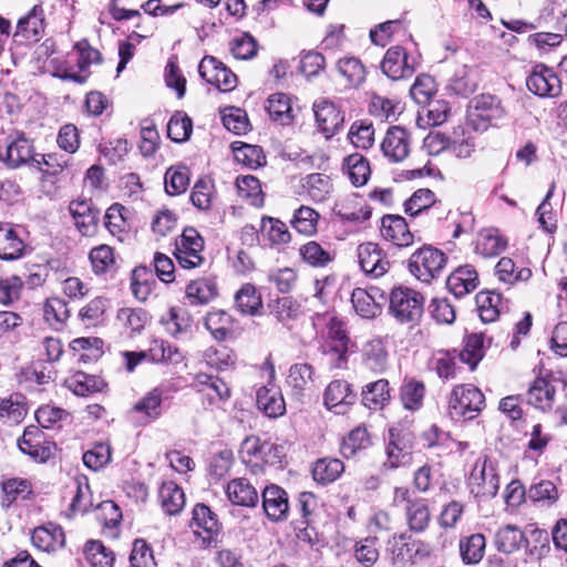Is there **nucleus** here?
<instances>
[{"label":"nucleus","instance_id":"obj_1","mask_svg":"<svg viewBox=\"0 0 567 567\" xmlns=\"http://www.w3.org/2000/svg\"><path fill=\"white\" fill-rule=\"evenodd\" d=\"M485 403L484 394L474 385H456L450 396L447 413L454 421L473 420L482 411Z\"/></svg>","mask_w":567,"mask_h":567},{"label":"nucleus","instance_id":"obj_2","mask_svg":"<svg viewBox=\"0 0 567 567\" xmlns=\"http://www.w3.org/2000/svg\"><path fill=\"white\" fill-rule=\"evenodd\" d=\"M423 296L410 288H394L389 297L390 313L400 323L416 324L423 315Z\"/></svg>","mask_w":567,"mask_h":567},{"label":"nucleus","instance_id":"obj_3","mask_svg":"<svg viewBox=\"0 0 567 567\" xmlns=\"http://www.w3.org/2000/svg\"><path fill=\"white\" fill-rule=\"evenodd\" d=\"M446 260L442 250L425 245L412 254L409 268L419 280L429 284L442 275Z\"/></svg>","mask_w":567,"mask_h":567},{"label":"nucleus","instance_id":"obj_4","mask_svg":"<svg viewBox=\"0 0 567 567\" xmlns=\"http://www.w3.org/2000/svg\"><path fill=\"white\" fill-rule=\"evenodd\" d=\"M203 250L204 239L195 228L187 227L176 239L174 255L181 267L192 269L203 264Z\"/></svg>","mask_w":567,"mask_h":567},{"label":"nucleus","instance_id":"obj_5","mask_svg":"<svg viewBox=\"0 0 567 567\" xmlns=\"http://www.w3.org/2000/svg\"><path fill=\"white\" fill-rule=\"evenodd\" d=\"M200 76L221 92H230L237 86L236 74L215 56L206 55L198 65Z\"/></svg>","mask_w":567,"mask_h":567},{"label":"nucleus","instance_id":"obj_6","mask_svg":"<svg viewBox=\"0 0 567 567\" xmlns=\"http://www.w3.org/2000/svg\"><path fill=\"white\" fill-rule=\"evenodd\" d=\"M3 161L10 168L41 163L38 154L34 153L32 141L23 133H17L9 137Z\"/></svg>","mask_w":567,"mask_h":567},{"label":"nucleus","instance_id":"obj_7","mask_svg":"<svg viewBox=\"0 0 567 567\" xmlns=\"http://www.w3.org/2000/svg\"><path fill=\"white\" fill-rule=\"evenodd\" d=\"M20 451L37 462L48 461L55 449L54 443L48 441L44 433L34 425L28 426L21 439L18 440Z\"/></svg>","mask_w":567,"mask_h":567},{"label":"nucleus","instance_id":"obj_8","mask_svg":"<svg viewBox=\"0 0 567 567\" xmlns=\"http://www.w3.org/2000/svg\"><path fill=\"white\" fill-rule=\"evenodd\" d=\"M530 92L540 97H556L561 92V82L553 69L543 64L536 65L526 79Z\"/></svg>","mask_w":567,"mask_h":567},{"label":"nucleus","instance_id":"obj_9","mask_svg":"<svg viewBox=\"0 0 567 567\" xmlns=\"http://www.w3.org/2000/svg\"><path fill=\"white\" fill-rule=\"evenodd\" d=\"M381 70L389 79L398 81L411 78L415 72V65L410 61L406 50L396 45L386 50Z\"/></svg>","mask_w":567,"mask_h":567},{"label":"nucleus","instance_id":"obj_10","mask_svg":"<svg viewBox=\"0 0 567 567\" xmlns=\"http://www.w3.org/2000/svg\"><path fill=\"white\" fill-rule=\"evenodd\" d=\"M495 113L494 96L478 95L467 107V125L475 132L484 133L492 126Z\"/></svg>","mask_w":567,"mask_h":567},{"label":"nucleus","instance_id":"obj_11","mask_svg":"<svg viewBox=\"0 0 567 567\" xmlns=\"http://www.w3.org/2000/svg\"><path fill=\"white\" fill-rule=\"evenodd\" d=\"M313 112L317 125L327 138L334 135L344 122V116L340 109L327 99L316 101Z\"/></svg>","mask_w":567,"mask_h":567},{"label":"nucleus","instance_id":"obj_12","mask_svg":"<svg viewBox=\"0 0 567 567\" xmlns=\"http://www.w3.org/2000/svg\"><path fill=\"white\" fill-rule=\"evenodd\" d=\"M410 135L401 126H392L386 131L382 141L383 155L392 163L404 161L410 154Z\"/></svg>","mask_w":567,"mask_h":567},{"label":"nucleus","instance_id":"obj_13","mask_svg":"<svg viewBox=\"0 0 567 567\" xmlns=\"http://www.w3.org/2000/svg\"><path fill=\"white\" fill-rule=\"evenodd\" d=\"M358 259L361 269L374 278L383 276L390 268V261L382 249L374 243L359 245Z\"/></svg>","mask_w":567,"mask_h":567},{"label":"nucleus","instance_id":"obj_14","mask_svg":"<svg viewBox=\"0 0 567 567\" xmlns=\"http://www.w3.org/2000/svg\"><path fill=\"white\" fill-rule=\"evenodd\" d=\"M381 235L385 240L392 241L399 247H408L414 241V235L410 231L405 218L400 215L382 217Z\"/></svg>","mask_w":567,"mask_h":567},{"label":"nucleus","instance_id":"obj_15","mask_svg":"<svg viewBox=\"0 0 567 567\" xmlns=\"http://www.w3.org/2000/svg\"><path fill=\"white\" fill-rule=\"evenodd\" d=\"M324 405L336 414H344L348 406L355 401V394L350 384L343 380H334L329 383L324 391Z\"/></svg>","mask_w":567,"mask_h":567},{"label":"nucleus","instance_id":"obj_16","mask_svg":"<svg viewBox=\"0 0 567 567\" xmlns=\"http://www.w3.org/2000/svg\"><path fill=\"white\" fill-rule=\"evenodd\" d=\"M262 507L274 522L282 520L289 511L288 495L285 489L277 485L267 486L262 491Z\"/></svg>","mask_w":567,"mask_h":567},{"label":"nucleus","instance_id":"obj_17","mask_svg":"<svg viewBox=\"0 0 567 567\" xmlns=\"http://www.w3.org/2000/svg\"><path fill=\"white\" fill-rule=\"evenodd\" d=\"M287 383L292 394L300 399L315 386V369L308 363H296L289 369Z\"/></svg>","mask_w":567,"mask_h":567},{"label":"nucleus","instance_id":"obj_18","mask_svg":"<svg viewBox=\"0 0 567 567\" xmlns=\"http://www.w3.org/2000/svg\"><path fill=\"white\" fill-rule=\"evenodd\" d=\"M272 447V444L261 441L257 436H249L241 443L240 457L243 462L252 467H261L262 464L269 462L267 456Z\"/></svg>","mask_w":567,"mask_h":567},{"label":"nucleus","instance_id":"obj_19","mask_svg":"<svg viewBox=\"0 0 567 567\" xmlns=\"http://www.w3.org/2000/svg\"><path fill=\"white\" fill-rule=\"evenodd\" d=\"M478 277L476 270L472 266H462L452 272L446 286L449 290L457 298H461L476 289Z\"/></svg>","mask_w":567,"mask_h":567},{"label":"nucleus","instance_id":"obj_20","mask_svg":"<svg viewBox=\"0 0 567 567\" xmlns=\"http://www.w3.org/2000/svg\"><path fill=\"white\" fill-rule=\"evenodd\" d=\"M31 539L38 548L44 551H53L62 548L65 543L62 527L54 524L34 528Z\"/></svg>","mask_w":567,"mask_h":567},{"label":"nucleus","instance_id":"obj_21","mask_svg":"<svg viewBox=\"0 0 567 567\" xmlns=\"http://www.w3.org/2000/svg\"><path fill=\"white\" fill-rule=\"evenodd\" d=\"M228 499L239 506L254 507L258 502L257 489L246 478H235L226 486Z\"/></svg>","mask_w":567,"mask_h":567},{"label":"nucleus","instance_id":"obj_22","mask_svg":"<svg viewBox=\"0 0 567 567\" xmlns=\"http://www.w3.org/2000/svg\"><path fill=\"white\" fill-rule=\"evenodd\" d=\"M404 514L409 529L414 533L424 532L431 522V512L427 502L423 498L409 501Z\"/></svg>","mask_w":567,"mask_h":567},{"label":"nucleus","instance_id":"obj_23","mask_svg":"<svg viewBox=\"0 0 567 567\" xmlns=\"http://www.w3.org/2000/svg\"><path fill=\"white\" fill-rule=\"evenodd\" d=\"M25 245L11 225H0V259L14 260L23 255Z\"/></svg>","mask_w":567,"mask_h":567},{"label":"nucleus","instance_id":"obj_24","mask_svg":"<svg viewBox=\"0 0 567 567\" xmlns=\"http://www.w3.org/2000/svg\"><path fill=\"white\" fill-rule=\"evenodd\" d=\"M163 395V389H152L133 405L131 412L142 414L146 422L159 419L162 415Z\"/></svg>","mask_w":567,"mask_h":567},{"label":"nucleus","instance_id":"obj_25","mask_svg":"<svg viewBox=\"0 0 567 567\" xmlns=\"http://www.w3.org/2000/svg\"><path fill=\"white\" fill-rule=\"evenodd\" d=\"M158 498L163 511L168 515H177L185 506L183 489L172 481L162 484Z\"/></svg>","mask_w":567,"mask_h":567},{"label":"nucleus","instance_id":"obj_26","mask_svg":"<svg viewBox=\"0 0 567 567\" xmlns=\"http://www.w3.org/2000/svg\"><path fill=\"white\" fill-rule=\"evenodd\" d=\"M528 403L543 411L551 409L555 389L544 378H537L528 389Z\"/></svg>","mask_w":567,"mask_h":567},{"label":"nucleus","instance_id":"obj_27","mask_svg":"<svg viewBox=\"0 0 567 567\" xmlns=\"http://www.w3.org/2000/svg\"><path fill=\"white\" fill-rule=\"evenodd\" d=\"M390 398L389 382L385 379L367 384L362 391V402L371 410L383 408L390 401Z\"/></svg>","mask_w":567,"mask_h":567},{"label":"nucleus","instance_id":"obj_28","mask_svg":"<svg viewBox=\"0 0 567 567\" xmlns=\"http://www.w3.org/2000/svg\"><path fill=\"white\" fill-rule=\"evenodd\" d=\"M235 305L241 313L256 316L262 307V299L254 285L245 284L235 296Z\"/></svg>","mask_w":567,"mask_h":567},{"label":"nucleus","instance_id":"obj_29","mask_svg":"<svg viewBox=\"0 0 567 567\" xmlns=\"http://www.w3.org/2000/svg\"><path fill=\"white\" fill-rule=\"evenodd\" d=\"M410 536L406 533L395 534L389 540L392 546V554L398 563L411 560L420 553V547H424V543L420 540L408 542Z\"/></svg>","mask_w":567,"mask_h":567},{"label":"nucleus","instance_id":"obj_30","mask_svg":"<svg viewBox=\"0 0 567 567\" xmlns=\"http://www.w3.org/2000/svg\"><path fill=\"white\" fill-rule=\"evenodd\" d=\"M425 385L415 379H406L400 389V400L404 409L410 411L419 410L423 404Z\"/></svg>","mask_w":567,"mask_h":567},{"label":"nucleus","instance_id":"obj_31","mask_svg":"<svg viewBox=\"0 0 567 567\" xmlns=\"http://www.w3.org/2000/svg\"><path fill=\"white\" fill-rule=\"evenodd\" d=\"M485 334L481 333H472L467 336L464 340V348L460 353V358L462 362L470 365L471 370H474L478 362L484 357L485 351Z\"/></svg>","mask_w":567,"mask_h":567},{"label":"nucleus","instance_id":"obj_32","mask_svg":"<svg viewBox=\"0 0 567 567\" xmlns=\"http://www.w3.org/2000/svg\"><path fill=\"white\" fill-rule=\"evenodd\" d=\"M344 471L343 463L338 458H320L312 467V477L321 484L334 482Z\"/></svg>","mask_w":567,"mask_h":567},{"label":"nucleus","instance_id":"obj_33","mask_svg":"<svg viewBox=\"0 0 567 567\" xmlns=\"http://www.w3.org/2000/svg\"><path fill=\"white\" fill-rule=\"evenodd\" d=\"M339 74L346 80L347 85L358 87L365 80V69L359 59L349 56L337 62Z\"/></svg>","mask_w":567,"mask_h":567},{"label":"nucleus","instance_id":"obj_34","mask_svg":"<svg viewBox=\"0 0 567 567\" xmlns=\"http://www.w3.org/2000/svg\"><path fill=\"white\" fill-rule=\"evenodd\" d=\"M352 306L362 318L371 319L381 313V303L374 299L372 292L364 289H355L351 296Z\"/></svg>","mask_w":567,"mask_h":567},{"label":"nucleus","instance_id":"obj_35","mask_svg":"<svg viewBox=\"0 0 567 567\" xmlns=\"http://www.w3.org/2000/svg\"><path fill=\"white\" fill-rule=\"evenodd\" d=\"M256 401L258 408L269 417L282 415L286 409L284 398L266 386H261L257 391Z\"/></svg>","mask_w":567,"mask_h":567},{"label":"nucleus","instance_id":"obj_36","mask_svg":"<svg viewBox=\"0 0 567 567\" xmlns=\"http://www.w3.org/2000/svg\"><path fill=\"white\" fill-rule=\"evenodd\" d=\"M216 295V285L207 279L190 281L186 287V298L195 306L208 303Z\"/></svg>","mask_w":567,"mask_h":567},{"label":"nucleus","instance_id":"obj_37","mask_svg":"<svg viewBox=\"0 0 567 567\" xmlns=\"http://www.w3.org/2000/svg\"><path fill=\"white\" fill-rule=\"evenodd\" d=\"M344 169L354 186H362L370 176V165L363 155L354 153L344 158Z\"/></svg>","mask_w":567,"mask_h":567},{"label":"nucleus","instance_id":"obj_38","mask_svg":"<svg viewBox=\"0 0 567 567\" xmlns=\"http://www.w3.org/2000/svg\"><path fill=\"white\" fill-rule=\"evenodd\" d=\"M267 111L270 117L281 124H289L293 118L291 101L285 93H275L269 96Z\"/></svg>","mask_w":567,"mask_h":567},{"label":"nucleus","instance_id":"obj_39","mask_svg":"<svg viewBox=\"0 0 567 567\" xmlns=\"http://www.w3.org/2000/svg\"><path fill=\"white\" fill-rule=\"evenodd\" d=\"M27 415V408L23 399L19 395H12L0 400V419L10 425L22 422Z\"/></svg>","mask_w":567,"mask_h":567},{"label":"nucleus","instance_id":"obj_40","mask_svg":"<svg viewBox=\"0 0 567 567\" xmlns=\"http://www.w3.org/2000/svg\"><path fill=\"white\" fill-rule=\"evenodd\" d=\"M485 545V537L482 534H473L461 539L460 553L462 560L467 565L477 564L483 558Z\"/></svg>","mask_w":567,"mask_h":567},{"label":"nucleus","instance_id":"obj_41","mask_svg":"<svg viewBox=\"0 0 567 567\" xmlns=\"http://www.w3.org/2000/svg\"><path fill=\"white\" fill-rule=\"evenodd\" d=\"M161 323L169 334L177 336L190 328L192 319L185 310L173 307L162 316Z\"/></svg>","mask_w":567,"mask_h":567},{"label":"nucleus","instance_id":"obj_42","mask_svg":"<svg viewBox=\"0 0 567 567\" xmlns=\"http://www.w3.org/2000/svg\"><path fill=\"white\" fill-rule=\"evenodd\" d=\"M530 277L532 270L529 268L517 269L511 258L498 260V281L513 286L520 281H527Z\"/></svg>","mask_w":567,"mask_h":567},{"label":"nucleus","instance_id":"obj_43","mask_svg":"<svg viewBox=\"0 0 567 567\" xmlns=\"http://www.w3.org/2000/svg\"><path fill=\"white\" fill-rule=\"evenodd\" d=\"M233 318L224 310H215L207 313L205 319L206 328L216 340H224L230 331Z\"/></svg>","mask_w":567,"mask_h":567},{"label":"nucleus","instance_id":"obj_44","mask_svg":"<svg viewBox=\"0 0 567 567\" xmlns=\"http://www.w3.org/2000/svg\"><path fill=\"white\" fill-rule=\"evenodd\" d=\"M85 556L92 567H113L114 554L100 540H90L85 545Z\"/></svg>","mask_w":567,"mask_h":567},{"label":"nucleus","instance_id":"obj_45","mask_svg":"<svg viewBox=\"0 0 567 567\" xmlns=\"http://www.w3.org/2000/svg\"><path fill=\"white\" fill-rule=\"evenodd\" d=\"M299 254L305 262L311 267H326L332 261L331 254L317 241H308L299 248Z\"/></svg>","mask_w":567,"mask_h":567},{"label":"nucleus","instance_id":"obj_46","mask_svg":"<svg viewBox=\"0 0 567 567\" xmlns=\"http://www.w3.org/2000/svg\"><path fill=\"white\" fill-rule=\"evenodd\" d=\"M386 462L390 468H396L410 462L411 451L406 444L400 445L399 439L395 437L393 431H390V439L386 446Z\"/></svg>","mask_w":567,"mask_h":567},{"label":"nucleus","instance_id":"obj_47","mask_svg":"<svg viewBox=\"0 0 567 567\" xmlns=\"http://www.w3.org/2000/svg\"><path fill=\"white\" fill-rule=\"evenodd\" d=\"M319 214L308 206H301L295 212L292 227L300 234L311 236L317 231Z\"/></svg>","mask_w":567,"mask_h":567},{"label":"nucleus","instance_id":"obj_48","mask_svg":"<svg viewBox=\"0 0 567 567\" xmlns=\"http://www.w3.org/2000/svg\"><path fill=\"white\" fill-rule=\"evenodd\" d=\"M303 187L313 200L322 202L330 193L332 185L329 176L313 173L305 178Z\"/></svg>","mask_w":567,"mask_h":567},{"label":"nucleus","instance_id":"obj_49","mask_svg":"<svg viewBox=\"0 0 567 567\" xmlns=\"http://www.w3.org/2000/svg\"><path fill=\"white\" fill-rule=\"evenodd\" d=\"M434 203V193L430 189L421 188L405 202L404 210L411 217L421 216L427 212Z\"/></svg>","mask_w":567,"mask_h":567},{"label":"nucleus","instance_id":"obj_50","mask_svg":"<svg viewBox=\"0 0 567 567\" xmlns=\"http://www.w3.org/2000/svg\"><path fill=\"white\" fill-rule=\"evenodd\" d=\"M2 505L10 506L19 497L25 498L31 493L29 481L22 478H11L2 484Z\"/></svg>","mask_w":567,"mask_h":567},{"label":"nucleus","instance_id":"obj_51","mask_svg":"<svg viewBox=\"0 0 567 567\" xmlns=\"http://www.w3.org/2000/svg\"><path fill=\"white\" fill-rule=\"evenodd\" d=\"M498 411H501L517 430H523L525 419L519 396L509 395L502 399L498 402Z\"/></svg>","mask_w":567,"mask_h":567},{"label":"nucleus","instance_id":"obj_52","mask_svg":"<svg viewBox=\"0 0 567 567\" xmlns=\"http://www.w3.org/2000/svg\"><path fill=\"white\" fill-rule=\"evenodd\" d=\"M193 130L192 120L177 113L173 115L167 124V135L174 142H184L189 138Z\"/></svg>","mask_w":567,"mask_h":567},{"label":"nucleus","instance_id":"obj_53","mask_svg":"<svg viewBox=\"0 0 567 567\" xmlns=\"http://www.w3.org/2000/svg\"><path fill=\"white\" fill-rule=\"evenodd\" d=\"M523 540L522 530L514 525H507L498 530V551L512 554L519 549Z\"/></svg>","mask_w":567,"mask_h":567},{"label":"nucleus","instance_id":"obj_54","mask_svg":"<svg viewBox=\"0 0 567 567\" xmlns=\"http://www.w3.org/2000/svg\"><path fill=\"white\" fill-rule=\"evenodd\" d=\"M192 526L202 528L209 535L216 534L219 529L216 515L204 504L194 507Z\"/></svg>","mask_w":567,"mask_h":567},{"label":"nucleus","instance_id":"obj_55","mask_svg":"<svg viewBox=\"0 0 567 567\" xmlns=\"http://www.w3.org/2000/svg\"><path fill=\"white\" fill-rule=\"evenodd\" d=\"M204 359L208 365L217 370H225L236 361L235 353L225 346L208 348L204 352Z\"/></svg>","mask_w":567,"mask_h":567},{"label":"nucleus","instance_id":"obj_56","mask_svg":"<svg viewBox=\"0 0 567 567\" xmlns=\"http://www.w3.org/2000/svg\"><path fill=\"white\" fill-rule=\"evenodd\" d=\"M90 261L95 274H105L115 264L113 249L107 245L93 248L90 252Z\"/></svg>","mask_w":567,"mask_h":567},{"label":"nucleus","instance_id":"obj_57","mask_svg":"<svg viewBox=\"0 0 567 567\" xmlns=\"http://www.w3.org/2000/svg\"><path fill=\"white\" fill-rule=\"evenodd\" d=\"M349 138L357 148H369L374 142V130L372 124L367 122H354L350 127Z\"/></svg>","mask_w":567,"mask_h":567},{"label":"nucleus","instance_id":"obj_58","mask_svg":"<svg viewBox=\"0 0 567 567\" xmlns=\"http://www.w3.org/2000/svg\"><path fill=\"white\" fill-rule=\"evenodd\" d=\"M189 175L186 167L169 168L165 174V190L168 195H179L187 189Z\"/></svg>","mask_w":567,"mask_h":567},{"label":"nucleus","instance_id":"obj_59","mask_svg":"<svg viewBox=\"0 0 567 567\" xmlns=\"http://www.w3.org/2000/svg\"><path fill=\"white\" fill-rule=\"evenodd\" d=\"M559 13L561 16V23L557 28V32H538L529 37V40L538 49L558 45L563 40V35L567 33V14L561 11Z\"/></svg>","mask_w":567,"mask_h":567},{"label":"nucleus","instance_id":"obj_60","mask_svg":"<svg viewBox=\"0 0 567 567\" xmlns=\"http://www.w3.org/2000/svg\"><path fill=\"white\" fill-rule=\"evenodd\" d=\"M270 308L271 313L284 323L296 319L300 312L299 303L290 297L278 298L270 305Z\"/></svg>","mask_w":567,"mask_h":567},{"label":"nucleus","instance_id":"obj_61","mask_svg":"<svg viewBox=\"0 0 567 567\" xmlns=\"http://www.w3.org/2000/svg\"><path fill=\"white\" fill-rule=\"evenodd\" d=\"M370 444L365 429L357 427L343 440L341 453L344 457H351L357 451L365 449Z\"/></svg>","mask_w":567,"mask_h":567},{"label":"nucleus","instance_id":"obj_62","mask_svg":"<svg viewBox=\"0 0 567 567\" xmlns=\"http://www.w3.org/2000/svg\"><path fill=\"white\" fill-rule=\"evenodd\" d=\"M150 352L156 361L177 364L183 360L179 349L166 341H154Z\"/></svg>","mask_w":567,"mask_h":567},{"label":"nucleus","instance_id":"obj_63","mask_svg":"<svg viewBox=\"0 0 567 567\" xmlns=\"http://www.w3.org/2000/svg\"><path fill=\"white\" fill-rule=\"evenodd\" d=\"M111 460V447L99 443L83 454V463L93 471L104 467Z\"/></svg>","mask_w":567,"mask_h":567},{"label":"nucleus","instance_id":"obj_64","mask_svg":"<svg viewBox=\"0 0 567 567\" xmlns=\"http://www.w3.org/2000/svg\"><path fill=\"white\" fill-rule=\"evenodd\" d=\"M131 567H155L153 551L144 539H136L130 555Z\"/></svg>","mask_w":567,"mask_h":567}]
</instances>
